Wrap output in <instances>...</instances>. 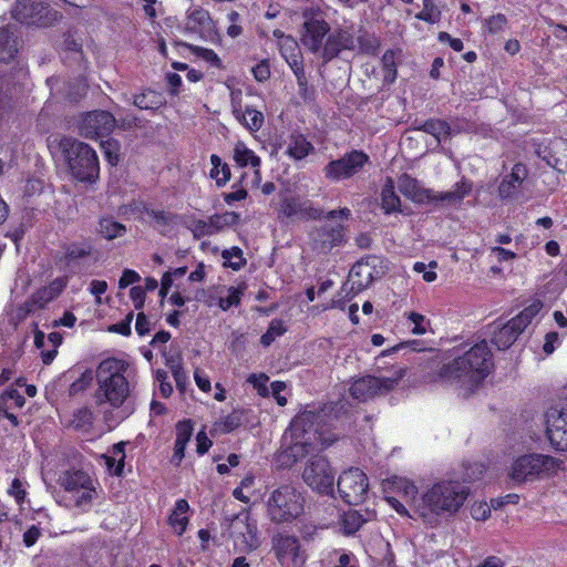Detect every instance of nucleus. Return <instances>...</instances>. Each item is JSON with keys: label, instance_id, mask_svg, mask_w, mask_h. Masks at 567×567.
Returning <instances> with one entry per match:
<instances>
[{"label": "nucleus", "instance_id": "55", "mask_svg": "<svg viewBox=\"0 0 567 567\" xmlns=\"http://www.w3.org/2000/svg\"><path fill=\"white\" fill-rule=\"evenodd\" d=\"M10 496H12L18 504H22L27 496L25 483L20 478H13L8 489Z\"/></svg>", "mask_w": 567, "mask_h": 567}, {"label": "nucleus", "instance_id": "60", "mask_svg": "<svg viewBox=\"0 0 567 567\" xmlns=\"http://www.w3.org/2000/svg\"><path fill=\"white\" fill-rule=\"evenodd\" d=\"M269 378L265 373H252L248 377L247 382L254 385L255 389L258 390L259 394L266 395L267 394V382Z\"/></svg>", "mask_w": 567, "mask_h": 567}, {"label": "nucleus", "instance_id": "32", "mask_svg": "<svg viewBox=\"0 0 567 567\" xmlns=\"http://www.w3.org/2000/svg\"><path fill=\"white\" fill-rule=\"evenodd\" d=\"M315 150L313 145L302 134H291L287 144L286 154L296 161L303 159Z\"/></svg>", "mask_w": 567, "mask_h": 567}, {"label": "nucleus", "instance_id": "26", "mask_svg": "<svg viewBox=\"0 0 567 567\" xmlns=\"http://www.w3.org/2000/svg\"><path fill=\"white\" fill-rule=\"evenodd\" d=\"M375 276V267L369 260L355 262L349 272L351 290L361 291L368 288Z\"/></svg>", "mask_w": 567, "mask_h": 567}, {"label": "nucleus", "instance_id": "43", "mask_svg": "<svg viewBox=\"0 0 567 567\" xmlns=\"http://www.w3.org/2000/svg\"><path fill=\"white\" fill-rule=\"evenodd\" d=\"M133 104L140 110H156L163 104V101L156 92L147 91L134 95Z\"/></svg>", "mask_w": 567, "mask_h": 567}, {"label": "nucleus", "instance_id": "23", "mask_svg": "<svg viewBox=\"0 0 567 567\" xmlns=\"http://www.w3.org/2000/svg\"><path fill=\"white\" fill-rule=\"evenodd\" d=\"M330 31L329 24L323 19L309 18L305 21L301 42L311 52H318L322 48V41Z\"/></svg>", "mask_w": 567, "mask_h": 567}, {"label": "nucleus", "instance_id": "48", "mask_svg": "<svg viewBox=\"0 0 567 567\" xmlns=\"http://www.w3.org/2000/svg\"><path fill=\"white\" fill-rule=\"evenodd\" d=\"M508 20L505 14L496 13L486 18L483 22L484 31L489 34H497L505 30Z\"/></svg>", "mask_w": 567, "mask_h": 567}, {"label": "nucleus", "instance_id": "3", "mask_svg": "<svg viewBox=\"0 0 567 567\" xmlns=\"http://www.w3.org/2000/svg\"><path fill=\"white\" fill-rule=\"evenodd\" d=\"M132 379L126 361L115 358L103 360L96 369V403L109 404L113 409L123 406L132 391Z\"/></svg>", "mask_w": 567, "mask_h": 567}, {"label": "nucleus", "instance_id": "54", "mask_svg": "<svg viewBox=\"0 0 567 567\" xmlns=\"http://www.w3.org/2000/svg\"><path fill=\"white\" fill-rule=\"evenodd\" d=\"M189 49L194 54L202 58L203 60L209 62L214 66H220L221 62L218 55L212 50L197 45H190Z\"/></svg>", "mask_w": 567, "mask_h": 567}, {"label": "nucleus", "instance_id": "17", "mask_svg": "<svg viewBox=\"0 0 567 567\" xmlns=\"http://www.w3.org/2000/svg\"><path fill=\"white\" fill-rule=\"evenodd\" d=\"M369 156L361 151H352L347 153L339 159L331 161L324 168L323 173L328 179L341 181L350 178L368 163Z\"/></svg>", "mask_w": 567, "mask_h": 567}, {"label": "nucleus", "instance_id": "53", "mask_svg": "<svg viewBox=\"0 0 567 567\" xmlns=\"http://www.w3.org/2000/svg\"><path fill=\"white\" fill-rule=\"evenodd\" d=\"M221 257L233 269H239L244 264L243 251L238 247H231L223 251Z\"/></svg>", "mask_w": 567, "mask_h": 567}, {"label": "nucleus", "instance_id": "13", "mask_svg": "<svg viewBox=\"0 0 567 567\" xmlns=\"http://www.w3.org/2000/svg\"><path fill=\"white\" fill-rule=\"evenodd\" d=\"M302 478L308 486L320 494L332 492L334 473L328 460L321 455H315L307 462Z\"/></svg>", "mask_w": 567, "mask_h": 567}, {"label": "nucleus", "instance_id": "44", "mask_svg": "<svg viewBox=\"0 0 567 567\" xmlns=\"http://www.w3.org/2000/svg\"><path fill=\"white\" fill-rule=\"evenodd\" d=\"M401 56L400 50H388L382 56V66L384 71V80L394 82L396 78V61Z\"/></svg>", "mask_w": 567, "mask_h": 567}, {"label": "nucleus", "instance_id": "16", "mask_svg": "<svg viewBox=\"0 0 567 567\" xmlns=\"http://www.w3.org/2000/svg\"><path fill=\"white\" fill-rule=\"evenodd\" d=\"M58 16L48 6L37 0H19L12 9V17L20 23L47 25Z\"/></svg>", "mask_w": 567, "mask_h": 567}, {"label": "nucleus", "instance_id": "7", "mask_svg": "<svg viewBox=\"0 0 567 567\" xmlns=\"http://www.w3.org/2000/svg\"><path fill=\"white\" fill-rule=\"evenodd\" d=\"M60 150L73 178L89 184L99 179V157L90 145L71 137H64L60 142Z\"/></svg>", "mask_w": 567, "mask_h": 567}, {"label": "nucleus", "instance_id": "22", "mask_svg": "<svg viewBox=\"0 0 567 567\" xmlns=\"http://www.w3.org/2000/svg\"><path fill=\"white\" fill-rule=\"evenodd\" d=\"M231 533L235 537V544L240 546L241 550L251 551L259 546L257 525L250 520L247 514L243 517L237 516L233 520Z\"/></svg>", "mask_w": 567, "mask_h": 567}, {"label": "nucleus", "instance_id": "64", "mask_svg": "<svg viewBox=\"0 0 567 567\" xmlns=\"http://www.w3.org/2000/svg\"><path fill=\"white\" fill-rule=\"evenodd\" d=\"M491 508L493 507L486 503L474 504L471 509L472 517L476 520H485L491 515Z\"/></svg>", "mask_w": 567, "mask_h": 567}, {"label": "nucleus", "instance_id": "61", "mask_svg": "<svg viewBox=\"0 0 567 567\" xmlns=\"http://www.w3.org/2000/svg\"><path fill=\"white\" fill-rule=\"evenodd\" d=\"M93 380L91 373H83L78 380H75L69 389L71 395H75L89 388Z\"/></svg>", "mask_w": 567, "mask_h": 567}, {"label": "nucleus", "instance_id": "47", "mask_svg": "<svg viewBox=\"0 0 567 567\" xmlns=\"http://www.w3.org/2000/svg\"><path fill=\"white\" fill-rule=\"evenodd\" d=\"M245 286L229 287L227 288L226 297H218L217 306L226 311L234 306H238L244 295Z\"/></svg>", "mask_w": 567, "mask_h": 567}, {"label": "nucleus", "instance_id": "29", "mask_svg": "<svg viewBox=\"0 0 567 567\" xmlns=\"http://www.w3.org/2000/svg\"><path fill=\"white\" fill-rule=\"evenodd\" d=\"M234 159L235 162L241 166L250 165L254 171V183L258 185L261 181L259 165L260 158L255 154L254 151L248 148L243 142H238L234 147Z\"/></svg>", "mask_w": 567, "mask_h": 567}, {"label": "nucleus", "instance_id": "31", "mask_svg": "<svg viewBox=\"0 0 567 567\" xmlns=\"http://www.w3.org/2000/svg\"><path fill=\"white\" fill-rule=\"evenodd\" d=\"M388 487L402 496L406 502H411L416 511V504L420 496H417V488L413 482L405 477L395 476L388 482Z\"/></svg>", "mask_w": 567, "mask_h": 567}, {"label": "nucleus", "instance_id": "24", "mask_svg": "<svg viewBox=\"0 0 567 567\" xmlns=\"http://www.w3.org/2000/svg\"><path fill=\"white\" fill-rule=\"evenodd\" d=\"M355 41L353 34L348 30H336L328 35L327 41L322 48V58L324 61H330L337 58L344 50H353Z\"/></svg>", "mask_w": 567, "mask_h": 567}, {"label": "nucleus", "instance_id": "52", "mask_svg": "<svg viewBox=\"0 0 567 567\" xmlns=\"http://www.w3.org/2000/svg\"><path fill=\"white\" fill-rule=\"evenodd\" d=\"M406 318L411 323H413L412 333L414 334H424L427 331L430 326V321L421 313L411 311L405 313Z\"/></svg>", "mask_w": 567, "mask_h": 567}, {"label": "nucleus", "instance_id": "12", "mask_svg": "<svg viewBox=\"0 0 567 567\" xmlns=\"http://www.w3.org/2000/svg\"><path fill=\"white\" fill-rule=\"evenodd\" d=\"M338 492L346 503L350 505L361 504L369 492L368 476L359 468L344 471L338 480Z\"/></svg>", "mask_w": 567, "mask_h": 567}, {"label": "nucleus", "instance_id": "25", "mask_svg": "<svg viewBox=\"0 0 567 567\" xmlns=\"http://www.w3.org/2000/svg\"><path fill=\"white\" fill-rule=\"evenodd\" d=\"M538 155L547 162V164L559 172L567 171V140L554 138L548 145L538 150Z\"/></svg>", "mask_w": 567, "mask_h": 567}, {"label": "nucleus", "instance_id": "4", "mask_svg": "<svg viewBox=\"0 0 567 567\" xmlns=\"http://www.w3.org/2000/svg\"><path fill=\"white\" fill-rule=\"evenodd\" d=\"M290 437V456L295 461L311 450L324 449L334 442L322 424V415L313 411H303L290 423L286 440Z\"/></svg>", "mask_w": 567, "mask_h": 567}, {"label": "nucleus", "instance_id": "41", "mask_svg": "<svg viewBox=\"0 0 567 567\" xmlns=\"http://www.w3.org/2000/svg\"><path fill=\"white\" fill-rule=\"evenodd\" d=\"M417 130L431 134L436 138L437 143L451 134L450 125L445 121L441 120L426 121L421 126H419Z\"/></svg>", "mask_w": 567, "mask_h": 567}, {"label": "nucleus", "instance_id": "59", "mask_svg": "<svg viewBox=\"0 0 567 567\" xmlns=\"http://www.w3.org/2000/svg\"><path fill=\"white\" fill-rule=\"evenodd\" d=\"M193 435L190 421H182L176 424V441L188 443Z\"/></svg>", "mask_w": 567, "mask_h": 567}, {"label": "nucleus", "instance_id": "9", "mask_svg": "<svg viewBox=\"0 0 567 567\" xmlns=\"http://www.w3.org/2000/svg\"><path fill=\"white\" fill-rule=\"evenodd\" d=\"M271 554L280 567H305L308 559L307 550L300 539L288 532H277L271 536Z\"/></svg>", "mask_w": 567, "mask_h": 567}, {"label": "nucleus", "instance_id": "27", "mask_svg": "<svg viewBox=\"0 0 567 567\" xmlns=\"http://www.w3.org/2000/svg\"><path fill=\"white\" fill-rule=\"evenodd\" d=\"M398 186L401 194L414 203L430 202L431 190L423 188L415 178L408 174L399 177Z\"/></svg>", "mask_w": 567, "mask_h": 567}, {"label": "nucleus", "instance_id": "42", "mask_svg": "<svg viewBox=\"0 0 567 567\" xmlns=\"http://www.w3.org/2000/svg\"><path fill=\"white\" fill-rule=\"evenodd\" d=\"M423 8L415 14V18L431 24L439 23L441 20L442 11L435 0H422Z\"/></svg>", "mask_w": 567, "mask_h": 567}, {"label": "nucleus", "instance_id": "2", "mask_svg": "<svg viewBox=\"0 0 567 567\" xmlns=\"http://www.w3.org/2000/svg\"><path fill=\"white\" fill-rule=\"evenodd\" d=\"M468 488L456 480H441L430 486L417 501L416 513L432 523L439 516L455 514L465 503Z\"/></svg>", "mask_w": 567, "mask_h": 567}, {"label": "nucleus", "instance_id": "50", "mask_svg": "<svg viewBox=\"0 0 567 567\" xmlns=\"http://www.w3.org/2000/svg\"><path fill=\"white\" fill-rule=\"evenodd\" d=\"M101 148L103 151V154L106 158V161L111 165H116L118 162V155H120V143L114 138H107L105 141L101 142Z\"/></svg>", "mask_w": 567, "mask_h": 567}, {"label": "nucleus", "instance_id": "21", "mask_svg": "<svg viewBox=\"0 0 567 567\" xmlns=\"http://www.w3.org/2000/svg\"><path fill=\"white\" fill-rule=\"evenodd\" d=\"M279 214L291 219H319L322 210L315 207L308 199L296 196L285 197L279 207Z\"/></svg>", "mask_w": 567, "mask_h": 567}, {"label": "nucleus", "instance_id": "11", "mask_svg": "<svg viewBox=\"0 0 567 567\" xmlns=\"http://www.w3.org/2000/svg\"><path fill=\"white\" fill-rule=\"evenodd\" d=\"M404 375L405 369L396 367L391 373V377L377 378L367 375L353 381L349 391L354 399L367 401L374 395L392 390Z\"/></svg>", "mask_w": 567, "mask_h": 567}, {"label": "nucleus", "instance_id": "18", "mask_svg": "<svg viewBox=\"0 0 567 567\" xmlns=\"http://www.w3.org/2000/svg\"><path fill=\"white\" fill-rule=\"evenodd\" d=\"M68 282L69 277L62 276L52 280L48 286L38 289L23 305L20 306V316L27 317L37 309L44 308L49 302L60 296L68 286Z\"/></svg>", "mask_w": 567, "mask_h": 567}, {"label": "nucleus", "instance_id": "63", "mask_svg": "<svg viewBox=\"0 0 567 567\" xmlns=\"http://www.w3.org/2000/svg\"><path fill=\"white\" fill-rule=\"evenodd\" d=\"M252 75L258 82H264L270 76V66L267 60L259 62L251 69Z\"/></svg>", "mask_w": 567, "mask_h": 567}, {"label": "nucleus", "instance_id": "38", "mask_svg": "<svg viewBox=\"0 0 567 567\" xmlns=\"http://www.w3.org/2000/svg\"><path fill=\"white\" fill-rule=\"evenodd\" d=\"M109 471L115 475H121L125 461V443L120 442L113 445L111 455H103Z\"/></svg>", "mask_w": 567, "mask_h": 567}, {"label": "nucleus", "instance_id": "39", "mask_svg": "<svg viewBox=\"0 0 567 567\" xmlns=\"http://www.w3.org/2000/svg\"><path fill=\"white\" fill-rule=\"evenodd\" d=\"M212 169L209 176L216 182L218 187L224 186L230 179V168L228 164L224 163L221 158L213 154L210 155Z\"/></svg>", "mask_w": 567, "mask_h": 567}, {"label": "nucleus", "instance_id": "49", "mask_svg": "<svg viewBox=\"0 0 567 567\" xmlns=\"http://www.w3.org/2000/svg\"><path fill=\"white\" fill-rule=\"evenodd\" d=\"M286 332V328L284 326V322L281 320H272L267 329V331L261 336L260 342L262 346L268 347L270 346L276 338L280 337Z\"/></svg>", "mask_w": 567, "mask_h": 567}, {"label": "nucleus", "instance_id": "57", "mask_svg": "<svg viewBox=\"0 0 567 567\" xmlns=\"http://www.w3.org/2000/svg\"><path fill=\"white\" fill-rule=\"evenodd\" d=\"M146 217L155 228H159L171 221V215L164 210H147Z\"/></svg>", "mask_w": 567, "mask_h": 567}, {"label": "nucleus", "instance_id": "45", "mask_svg": "<svg viewBox=\"0 0 567 567\" xmlns=\"http://www.w3.org/2000/svg\"><path fill=\"white\" fill-rule=\"evenodd\" d=\"M99 231L105 239L112 240L122 237L126 233V228L112 218H102L100 220Z\"/></svg>", "mask_w": 567, "mask_h": 567}, {"label": "nucleus", "instance_id": "14", "mask_svg": "<svg viewBox=\"0 0 567 567\" xmlns=\"http://www.w3.org/2000/svg\"><path fill=\"white\" fill-rule=\"evenodd\" d=\"M117 121L113 114L107 111L96 110L80 115L78 131L81 136L95 140L110 135Z\"/></svg>", "mask_w": 567, "mask_h": 567}, {"label": "nucleus", "instance_id": "40", "mask_svg": "<svg viewBox=\"0 0 567 567\" xmlns=\"http://www.w3.org/2000/svg\"><path fill=\"white\" fill-rule=\"evenodd\" d=\"M243 117H235L243 126L250 132H257L261 128L265 122L264 114L250 106H246L241 113Z\"/></svg>", "mask_w": 567, "mask_h": 567}, {"label": "nucleus", "instance_id": "6", "mask_svg": "<svg viewBox=\"0 0 567 567\" xmlns=\"http://www.w3.org/2000/svg\"><path fill=\"white\" fill-rule=\"evenodd\" d=\"M563 470V460L532 452L520 454L512 461L507 468V477L520 486L555 477Z\"/></svg>", "mask_w": 567, "mask_h": 567}, {"label": "nucleus", "instance_id": "34", "mask_svg": "<svg viewBox=\"0 0 567 567\" xmlns=\"http://www.w3.org/2000/svg\"><path fill=\"white\" fill-rule=\"evenodd\" d=\"M381 206L385 214L400 212L401 200L394 192V182L386 178L381 192Z\"/></svg>", "mask_w": 567, "mask_h": 567}, {"label": "nucleus", "instance_id": "36", "mask_svg": "<svg viewBox=\"0 0 567 567\" xmlns=\"http://www.w3.org/2000/svg\"><path fill=\"white\" fill-rule=\"evenodd\" d=\"M18 53V42L8 28L0 29V61L10 62Z\"/></svg>", "mask_w": 567, "mask_h": 567}, {"label": "nucleus", "instance_id": "33", "mask_svg": "<svg viewBox=\"0 0 567 567\" xmlns=\"http://www.w3.org/2000/svg\"><path fill=\"white\" fill-rule=\"evenodd\" d=\"M188 509H189V505H188L187 501L178 499L175 503V507L168 517V523H169L171 527L179 536L186 530V527L188 525V517H187Z\"/></svg>", "mask_w": 567, "mask_h": 567}, {"label": "nucleus", "instance_id": "19", "mask_svg": "<svg viewBox=\"0 0 567 567\" xmlns=\"http://www.w3.org/2000/svg\"><path fill=\"white\" fill-rule=\"evenodd\" d=\"M238 220V215L234 212H225L223 214H215L207 219H195L188 225L195 238L212 236L227 227L235 225Z\"/></svg>", "mask_w": 567, "mask_h": 567}, {"label": "nucleus", "instance_id": "20", "mask_svg": "<svg viewBox=\"0 0 567 567\" xmlns=\"http://www.w3.org/2000/svg\"><path fill=\"white\" fill-rule=\"evenodd\" d=\"M346 241V230L342 224L326 223L312 236L313 249L320 254H328L332 248Z\"/></svg>", "mask_w": 567, "mask_h": 567}, {"label": "nucleus", "instance_id": "58", "mask_svg": "<svg viewBox=\"0 0 567 567\" xmlns=\"http://www.w3.org/2000/svg\"><path fill=\"white\" fill-rule=\"evenodd\" d=\"M230 105L231 112L235 117H243L241 113L245 111L243 107V92L239 89H233L230 91Z\"/></svg>", "mask_w": 567, "mask_h": 567}, {"label": "nucleus", "instance_id": "30", "mask_svg": "<svg viewBox=\"0 0 567 567\" xmlns=\"http://www.w3.org/2000/svg\"><path fill=\"white\" fill-rule=\"evenodd\" d=\"M375 518L374 511H365L364 514L355 509L346 512L341 518L342 530L346 535H352L360 529V527Z\"/></svg>", "mask_w": 567, "mask_h": 567}, {"label": "nucleus", "instance_id": "10", "mask_svg": "<svg viewBox=\"0 0 567 567\" xmlns=\"http://www.w3.org/2000/svg\"><path fill=\"white\" fill-rule=\"evenodd\" d=\"M543 305L534 301L516 317L496 328L492 334V342L499 350L508 349L518 338V336L527 328L533 319L539 313Z\"/></svg>", "mask_w": 567, "mask_h": 567}, {"label": "nucleus", "instance_id": "51", "mask_svg": "<svg viewBox=\"0 0 567 567\" xmlns=\"http://www.w3.org/2000/svg\"><path fill=\"white\" fill-rule=\"evenodd\" d=\"M289 66L296 76L300 96L306 97L308 93V79L305 72L303 61L291 63Z\"/></svg>", "mask_w": 567, "mask_h": 567}, {"label": "nucleus", "instance_id": "35", "mask_svg": "<svg viewBox=\"0 0 567 567\" xmlns=\"http://www.w3.org/2000/svg\"><path fill=\"white\" fill-rule=\"evenodd\" d=\"M279 51L289 65L295 63V61L296 63L303 61L302 53L297 41L289 35L279 37Z\"/></svg>", "mask_w": 567, "mask_h": 567}, {"label": "nucleus", "instance_id": "56", "mask_svg": "<svg viewBox=\"0 0 567 567\" xmlns=\"http://www.w3.org/2000/svg\"><path fill=\"white\" fill-rule=\"evenodd\" d=\"M73 424L78 429H84L92 424L93 412L87 408H82L76 411L73 419Z\"/></svg>", "mask_w": 567, "mask_h": 567}, {"label": "nucleus", "instance_id": "46", "mask_svg": "<svg viewBox=\"0 0 567 567\" xmlns=\"http://www.w3.org/2000/svg\"><path fill=\"white\" fill-rule=\"evenodd\" d=\"M91 252V246L84 243L71 244L66 247L64 261L66 267H71L79 259L87 256Z\"/></svg>", "mask_w": 567, "mask_h": 567}, {"label": "nucleus", "instance_id": "28", "mask_svg": "<svg viewBox=\"0 0 567 567\" xmlns=\"http://www.w3.org/2000/svg\"><path fill=\"white\" fill-rule=\"evenodd\" d=\"M526 176L527 169L525 165L520 163L515 164L512 172L503 178L498 187L499 196L503 198L513 196Z\"/></svg>", "mask_w": 567, "mask_h": 567}, {"label": "nucleus", "instance_id": "5", "mask_svg": "<svg viewBox=\"0 0 567 567\" xmlns=\"http://www.w3.org/2000/svg\"><path fill=\"white\" fill-rule=\"evenodd\" d=\"M56 484L63 491L59 504L70 509L86 513L97 498V481L78 467L61 468L56 473Z\"/></svg>", "mask_w": 567, "mask_h": 567}, {"label": "nucleus", "instance_id": "8", "mask_svg": "<svg viewBox=\"0 0 567 567\" xmlns=\"http://www.w3.org/2000/svg\"><path fill=\"white\" fill-rule=\"evenodd\" d=\"M305 512V497L291 484H281L266 501L267 517L275 524H289Z\"/></svg>", "mask_w": 567, "mask_h": 567}, {"label": "nucleus", "instance_id": "37", "mask_svg": "<svg viewBox=\"0 0 567 567\" xmlns=\"http://www.w3.org/2000/svg\"><path fill=\"white\" fill-rule=\"evenodd\" d=\"M212 24L209 12L202 8L194 9L188 12L186 21V30L190 32H200L202 30H208Z\"/></svg>", "mask_w": 567, "mask_h": 567}, {"label": "nucleus", "instance_id": "15", "mask_svg": "<svg viewBox=\"0 0 567 567\" xmlns=\"http://www.w3.org/2000/svg\"><path fill=\"white\" fill-rule=\"evenodd\" d=\"M546 437L557 452H567V408L551 406L544 413Z\"/></svg>", "mask_w": 567, "mask_h": 567}, {"label": "nucleus", "instance_id": "62", "mask_svg": "<svg viewBox=\"0 0 567 567\" xmlns=\"http://www.w3.org/2000/svg\"><path fill=\"white\" fill-rule=\"evenodd\" d=\"M360 50L368 54H375L379 49V41L375 37H360L358 39Z\"/></svg>", "mask_w": 567, "mask_h": 567}, {"label": "nucleus", "instance_id": "1", "mask_svg": "<svg viewBox=\"0 0 567 567\" xmlns=\"http://www.w3.org/2000/svg\"><path fill=\"white\" fill-rule=\"evenodd\" d=\"M493 368V355L486 341H481L443 364L431 380L458 390L464 396L473 394Z\"/></svg>", "mask_w": 567, "mask_h": 567}]
</instances>
